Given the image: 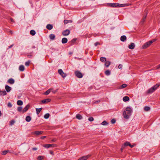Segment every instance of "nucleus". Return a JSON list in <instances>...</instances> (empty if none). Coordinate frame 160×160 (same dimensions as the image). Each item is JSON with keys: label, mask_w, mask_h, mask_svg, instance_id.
Segmentation results:
<instances>
[{"label": "nucleus", "mask_w": 160, "mask_h": 160, "mask_svg": "<svg viewBox=\"0 0 160 160\" xmlns=\"http://www.w3.org/2000/svg\"><path fill=\"white\" fill-rule=\"evenodd\" d=\"M70 33V31L68 29H66L62 32V34L64 36H66L69 35Z\"/></svg>", "instance_id": "39448f33"}, {"label": "nucleus", "mask_w": 160, "mask_h": 160, "mask_svg": "<svg viewBox=\"0 0 160 160\" xmlns=\"http://www.w3.org/2000/svg\"><path fill=\"white\" fill-rule=\"evenodd\" d=\"M32 149L33 150H37V148H32Z\"/></svg>", "instance_id": "052dcab7"}, {"label": "nucleus", "mask_w": 160, "mask_h": 160, "mask_svg": "<svg viewBox=\"0 0 160 160\" xmlns=\"http://www.w3.org/2000/svg\"><path fill=\"white\" fill-rule=\"evenodd\" d=\"M7 105L8 106L9 108H11L12 106V104L10 102H9L8 103Z\"/></svg>", "instance_id": "8fccbe9b"}, {"label": "nucleus", "mask_w": 160, "mask_h": 160, "mask_svg": "<svg viewBox=\"0 0 160 160\" xmlns=\"http://www.w3.org/2000/svg\"><path fill=\"white\" fill-rule=\"evenodd\" d=\"M88 120L90 122L94 120V118L92 117H90L88 118Z\"/></svg>", "instance_id": "de8ad7c7"}, {"label": "nucleus", "mask_w": 160, "mask_h": 160, "mask_svg": "<svg viewBox=\"0 0 160 160\" xmlns=\"http://www.w3.org/2000/svg\"><path fill=\"white\" fill-rule=\"evenodd\" d=\"M101 124L103 126L107 125L108 124V123L105 121H104L102 122Z\"/></svg>", "instance_id": "c9c22d12"}, {"label": "nucleus", "mask_w": 160, "mask_h": 160, "mask_svg": "<svg viewBox=\"0 0 160 160\" xmlns=\"http://www.w3.org/2000/svg\"><path fill=\"white\" fill-rule=\"evenodd\" d=\"M156 40H157L156 39H152L150 41L151 42V43L152 44L153 42H155V41H156Z\"/></svg>", "instance_id": "3c124183"}, {"label": "nucleus", "mask_w": 160, "mask_h": 160, "mask_svg": "<svg viewBox=\"0 0 160 160\" xmlns=\"http://www.w3.org/2000/svg\"><path fill=\"white\" fill-rule=\"evenodd\" d=\"M75 75L77 77L79 78H81L82 77V73L79 71H77L75 72Z\"/></svg>", "instance_id": "423d86ee"}, {"label": "nucleus", "mask_w": 160, "mask_h": 160, "mask_svg": "<svg viewBox=\"0 0 160 160\" xmlns=\"http://www.w3.org/2000/svg\"><path fill=\"white\" fill-rule=\"evenodd\" d=\"M68 42V39L66 38H63L62 39V43H66Z\"/></svg>", "instance_id": "6ab92c4d"}, {"label": "nucleus", "mask_w": 160, "mask_h": 160, "mask_svg": "<svg viewBox=\"0 0 160 160\" xmlns=\"http://www.w3.org/2000/svg\"><path fill=\"white\" fill-rule=\"evenodd\" d=\"M50 116V114L49 113H47L44 116V118L45 119H48L49 118Z\"/></svg>", "instance_id": "473e14b6"}, {"label": "nucleus", "mask_w": 160, "mask_h": 160, "mask_svg": "<svg viewBox=\"0 0 160 160\" xmlns=\"http://www.w3.org/2000/svg\"><path fill=\"white\" fill-rule=\"evenodd\" d=\"M122 66L121 64H119L118 66V68L119 69H121L122 68Z\"/></svg>", "instance_id": "5fc2aeb1"}, {"label": "nucleus", "mask_w": 160, "mask_h": 160, "mask_svg": "<svg viewBox=\"0 0 160 160\" xmlns=\"http://www.w3.org/2000/svg\"><path fill=\"white\" fill-rule=\"evenodd\" d=\"M30 34L32 35H34L36 34V32L34 30H31L30 31Z\"/></svg>", "instance_id": "72a5a7b5"}, {"label": "nucleus", "mask_w": 160, "mask_h": 160, "mask_svg": "<svg viewBox=\"0 0 160 160\" xmlns=\"http://www.w3.org/2000/svg\"><path fill=\"white\" fill-rule=\"evenodd\" d=\"M148 47H149L147 44V43H145L142 46V48L143 49H146Z\"/></svg>", "instance_id": "2f4dec72"}, {"label": "nucleus", "mask_w": 160, "mask_h": 160, "mask_svg": "<svg viewBox=\"0 0 160 160\" xmlns=\"http://www.w3.org/2000/svg\"><path fill=\"white\" fill-rule=\"evenodd\" d=\"M25 120L26 121L29 122L31 121V117L29 116H27L26 117Z\"/></svg>", "instance_id": "7c9ffc66"}, {"label": "nucleus", "mask_w": 160, "mask_h": 160, "mask_svg": "<svg viewBox=\"0 0 160 160\" xmlns=\"http://www.w3.org/2000/svg\"><path fill=\"white\" fill-rule=\"evenodd\" d=\"M105 73L106 75L108 76L110 75L111 72L109 70H108L105 71Z\"/></svg>", "instance_id": "c756f323"}, {"label": "nucleus", "mask_w": 160, "mask_h": 160, "mask_svg": "<svg viewBox=\"0 0 160 160\" xmlns=\"http://www.w3.org/2000/svg\"><path fill=\"white\" fill-rule=\"evenodd\" d=\"M128 5V4H120L118 3V6H117V7H122L126 6H127Z\"/></svg>", "instance_id": "393cba45"}, {"label": "nucleus", "mask_w": 160, "mask_h": 160, "mask_svg": "<svg viewBox=\"0 0 160 160\" xmlns=\"http://www.w3.org/2000/svg\"><path fill=\"white\" fill-rule=\"evenodd\" d=\"M76 117L78 119L80 120L82 119V117L79 114H78L76 115Z\"/></svg>", "instance_id": "cd10ccee"}, {"label": "nucleus", "mask_w": 160, "mask_h": 160, "mask_svg": "<svg viewBox=\"0 0 160 160\" xmlns=\"http://www.w3.org/2000/svg\"><path fill=\"white\" fill-rule=\"evenodd\" d=\"M32 56V52H31L28 54L27 56L29 58H31Z\"/></svg>", "instance_id": "58836bf2"}, {"label": "nucleus", "mask_w": 160, "mask_h": 160, "mask_svg": "<svg viewBox=\"0 0 160 160\" xmlns=\"http://www.w3.org/2000/svg\"><path fill=\"white\" fill-rule=\"evenodd\" d=\"M129 100V98L128 96H125L123 98V100L124 102H127Z\"/></svg>", "instance_id": "aec40b11"}, {"label": "nucleus", "mask_w": 160, "mask_h": 160, "mask_svg": "<svg viewBox=\"0 0 160 160\" xmlns=\"http://www.w3.org/2000/svg\"><path fill=\"white\" fill-rule=\"evenodd\" d=\"M90 157V155H88L87 156H84L80 158L78 160H86L88 158Z\"/></svg>", "instance_id": "0eeeda50"}, {"label": "nucleus", "mask_w": 160, "mask_h": 160, "mask_svg": "<svg viewBox=\"0 0 160 160\" xmlns=\"http://www.w3.org/2000/svg\"><path fill=\"white\" fill-rule=\"evenodd\" d=\"M100 102V100H97L96 101H95L94 102H92V104H96V103H99Z\"/></svg>", "instance_id": "09e8293b"}, {"label": "nucleus", "mask_w": 160, "mask_h": 160, "mask_svg": "<svg viewBox=\"0 0 160 160\" xmlns=\"http://www.w3.org/2000/svg\"><path fill=\"white\" fill-rule=\"evenodd\" d=\"M127 39L126 36L125 35L122 36L120 38L122 42L125 41Z\"/></svg>", "instance_id": "a211bd4d"}, {"label": "nucleus", "mask_w": 160, "mask_h": 160, "mask_svg": "<svg viewBox=\"0 0 160 160\" xmlns=\"http://www.w3.org/2000/svg\"><path fill=\"white\" fill-rule=\"evenodd\" d=\"M116 122V120L115 119H112L111 121V122L112 124H114Z\"/></svg>", "instance_id": "49530a36"}, {"label": "nucleus", "mask_w": 160, "mask_h": 160, "mask_svg": "<svg viewBox=\"0 0 160 160\" xmlns=\"http://www.w3.org/2000/svg\"><path fill=\"white\" fill-rule=\"evenodd\" d=\"M145 14L144 15V16H143V18L142 19V20H141V23H143L145 21L147 16V10H145Z\"/></svg>", "instance_id": "6e6552de"}, {"label": "nucleus", "mask_w": 160, "mask_h": 160, "mask_svg": "<svg viewBox=\"0 0 160 160\" xmlns=\"http://www.w3.org/2000/svg\"><path fill=\"white\" fill-rule=\"evenodd\" d=\"M22 109V107H19L18 108L17 110L19 112H21Z\"/></svg>", "instance_id": "a18cd8bd"}, {"label": "nucleus", "mask_w": 160, "mask_h": 160, "mask_svg": "<svg viewBox=\"0 0 160 160\" xmlns=\"http://www.w3.org/2000/svg\"><path fill=\"white\" fill-rule=\"evenodd\" d=\"M144 110L146 111H148L150 109V108L148 106H145L144 108Z\"/></svg>", "instance_id": "e433bc0d"}, {"label": "nucleus", "mask_w": 160, "mask_h": 160, "mask_svg": "<svg viewBox=\"0 0 160 160\" xmlns=\"http://www.w3.org/2000/svg\"><path fill=\"white\" fill-rule=\"evenodd\" d=\"M49 37L51 40H53L55 38V36L54 34H51L49 35Z\"/></svg>", "instance_id": "5701e85b"}, {"label": "nucleus", "mask_w": 160, "mask_h": 160, "mask_svg": "<svg viewBox=\"0 0 160 160\" xmlns=\"http://www.w3.org/2000/svg\"><path fill=\"white\" fill-rule=\"evenodd\" d=\"M124 146H123L122 147V148H121V149L122 151V150L124 148Z\"/></svg>", "instance_id": "774afa93"}, {"label": "nucleus", "mask_w": 160, "mask_h": 160, "mask_svg": "<svg viewBox=\"0 0 160 160\" xmlns=\"http://www.w3.org/2000/svg\"><path fill=\"white\" fill-rule=\"evenodd\" d=\"M25 69L23 65H20L19 67V70L21 71H23Z\"/></svg>", "instance_id": "412c9836"}, {"label": "nucleus", "mask_w": 160, "mask_h": 160, "mask_svg": "<svg viewBox=\"0 0 160 160\" xmlns=\"http://www.w3.org/2000/svg\"><path fill=\"white\" fill-rule=\"evenodd\" d=\"M58 89H57L56 90H51V91H52V93H53L54 94L58 92Z\"/></svg>", "instance_id": "603ef678"}, {"label": "nucleus", "mask_w": 160, "mask_h": 160, "mask_svg": "<svg viewBox=\"0 0 160 160\" xmlns=\"http://www.w3.org/2000/svg\"><path fill=\"white\" fill-rule=\"evenodd\" d=\"M130 145V143L129 142H126L124 143L123 146L125 147V146H129Z\"/></svg>", "instance_id": "4c0bfd02"}, {"label": "nucleus", "mask_w": 160, "mask_h": 160, "mask_svg": "<svg viewBox=\"0 0 160 160\" xmlns=\"http://www.w3.org/2000/svg\"><path fill=\"white\" fill-rule=\"evenodd\" d=\"M43 132V131H37L33 132V134L36 135H39L41 134Z\"/></svg>", "instance_id": "2eb2a0df"}, {"label": "nucleus", "mask_w": 160, "mask_h": 160, "mask_svg": "<svg viewBox=\"0 0 160 160\" xmlns=\"http://www.w3.org/2000/svg\"><path fill=\"white\" fill-rule=\"evenodd\" d=\"M15 121L13 120H11L10 122V125H13L14 123H15Z\"/></svg>", "instance_id": "c03bdc74"}, {"label": "nucleus", "mask_w": 160, "mask_h": 160, "mask_svg": "<svg viewBox=\"0 0 160 160\" xmlns=\"http://www.w3.org/2000/svg\"><path fill=\"white\" fill-rule=\"evenodd\" d=\"M9 152L8 150H5L2 152V154L3 155H5L6 154Z\"/></svg>", "instance_id": "ea45409f"}, {"label": "nucleus", "mask_w": 160, "mask_h": 160, "mask_svg": "<svg viewBox=\"0 0 160 160\" xmlns=\"http://www.w3.org/2000/svg\"><path fill=\"white\" fill-rule=\"evenodd\" d=\"M135 44L133 43H131L128 46V48L131 49H133L135 48Z\"/></svg>", "instance_id": "4468645a"}, {"label": "nucleus", "mask_w": 160, "mask_h": 160, "mask_svg": "<svg viewBox=\"0 0 160 160\" xmlns=\"http://www.w3.org/2000/svg\"><path fill=\"white\" fill-rule=\"evenodd\" d=\"M110 63L111 62L110 61H105V65L106 67H108L109 66Z\"/></svg>", "instance_id": "a878e982"}, {"label": "nucleus", "mask_w": 160, "mask_h": 160, "mask_svg": "<svg viewBox=\"0 0 160 160\" xmlns=\"http://www.w3.org/2000/svg\"><path fill=\"white\" fill-rule=\"evenodd\" d=\"M132 112V109L130 107H127L126 108V110L123 112L124 118L126 119H128L131 115Z\"/></svg>", "instance_id": "f257e3e1"}, {"label": "nucleus", "mask_w": 160, "mask_h": 160, "mask_svg": "<svg viewBox=\"0 0 160 160\" xmlns=\"http://www.w3.org/2000/svg\"><path fill=\"white\" fill-rule=\"evenodd\" d=\"M7 94V92L5 90L3 91H0V95L4 96Z\"/></svg>", "instance_id": "4be33fe9"}, {"label": "nucleus", "mask_w": 160, "mask_h": 160, "mask_svg": "<svg viewBox=\"0 0 160 160\" xmlns=\"http://www.w3.org/2000/svg\"><path fill=\"white\" fill-rule=\"evenodd\" d=\"M147 43V44L148 45V46H149L150 45H151V42H150V41H149L147 42H146Z\"/></svg>", "instance_id": "864d4df0"}, {"label": "nucleus", "mask_w": 160, "mask_h": 160, "mask_svg": "<svg viewBox=\"0 0 160 160\" xmlns=\"http://www.w3.org/2000/svg\"><path fill=\"white\" fill-rule=\"evenodd\" d=\"M43 147L46 148H48L50 147H57V145L55 144H46L43 145Z\"/></svg>", "instance_id": "7ed1b4c3"}, {"label": "nucleus", "mask_w": 160, "mask_h": 160, "mask_svg": "<svg viewBox=\"0 0 160 160\" xmlns=\"http://www.w3.org/2000/svg\"><path fill=\"white\" fill-rule=\"evenodd\" d=\"M53 28V26L50 24H48L46 26V28L49 30H51Z\"/></svg>", "instance_id": "f3484780"}, {"label": "nucleus", "mask_w": 160, "mask_h": 160, "mask_svg": "<svg viewBox=\"0 0 160 160\" xmlns=\"http://www.w3.org/2000/svg\"><path fill=\"white\" fill-rule=\"evenodd\" d=\"M127 86V85L126 84H122V85L120 86L118 88L119 89H122L126 88Z\"/></svg>", "instance_id": "b1692460"}, {"label": "nucleus", "mask_w": 160, "mask_h": 160, "mask_svg": "<svg viewBox=\"0 0 160 160\" xmlns=\"http://www.w3.org/2000/svg\"><path fill=\"white\" fill-rule=\"evenodd\" d=\"M46 137V136H42L41 137V138L42 139H43Z\"/></svg>", "instance_id": "0e129e2a"}, {"label": "nucleus", "mask_w": 160, "mask_h": 160, "mask_svg": "<svg viewBox=\"0 0 160 160\" xmlns=\"http://www.w3.org/2000/svg\"><path fill=\"white\" fill-rule=\"evenodd\" d=\"M14 80L12 78L9 79L8 81V82L10 84H13L14 83Z\"/></svg>", "instance_id": "ddd939ff"}, {"label": "nucleus", "mask_w": 160, "mask_h": 160, "mask_svg": "<svg viewBox=\"0 0 160 160\" xmlns=\"http://www.w3.org/2000/svg\"><path fill=\"white\" fill-rule=\"evenodd\" d=\"M52 142H55L56 141V138H54L52 140Z\"/></svg>", "instance_id": "69168bd1"}, {"label": "nucleus", "mask_w": 160, "mask_h": 160, "mask_svg": "<svg viewBox=\"0 0 160 160\" xmlns=\"http://www.w3.org/2000/svg\"><path fill=\"white\" fill-rule=\"evenodd\" d=\"M17 104L18 105H22L23 104V102L21 100H18L17 102Z\"/></svg>", "instance_id": "c85d7f7f"}, {"label": "nucleus", "mask_w": 160, "mask_h": 160, "mask_svg": "<svg viewBox=\"0 0 160 160\" xmlns=\"http://www.w3.org/2000/svg\"><path fill=\"white\" fill-rule=\"evenodd\" d=\"M109 6L112 7H117L118 5V3H110Z\"/></svg>", "instance_id": "f8f14e48"}, {"label": "nucleus", "mask_w": 160, "mask_h": 160, "mask_svg": "<svg viewBox=\"0 0 160 160\" xmlns=\"http://www.w3.org/2000/svg\"><path fill=\"white\" fill-rule=\"evenodd\" d=\"M30 61L29 60L25 63V65L26 66H28L30 64Z\"/></svg>", "instance_id": "37998d69"}, {"label": "nucleus", "mask_w": 160, "mask_h": 160, "mask_svg": "<svg viewBox=\"0 0 160 160\" xmlns=\"http://www.w3.org/2000/svg\"><path fill=\"white\" fill-rule=\"evenodd\" d=\"M30 107V105L28 104L24 108V109L22 111V112L23 113H24L26 112L28 109Z\"/></svg>", "instance_id": "9d476101"}, {"label": "nucleus", "mask_w": 160, "mask_h": 160, "mask_svg": "<svg viewBox=\"0 0 160 160\" xmlns=\"http://www.w3.org/2000/svg\"><path fill=\"white\" fill-rule=\"evenodd\" d=\"M50 153L51 154H52V155H53V151H50Z\"/></svg>", "instance_id": "e2e57ef3"}, {"label": "nucleus", "mask_w": 160, "mask_h": 160, "mask_svg": "<svg viewBox=\"0 0 160 160\" xmlns=\"http://www.w3.org/2000/svg\"><path fill=\"white\" fill-rule=\"evenodd\" d=\"M72 22V21L71 20H68V23H71Z\"/></svg>", "instance_id": "338daca9"}, {"label": "nucleus", "mask_w": 160, "mask_h": 160, "mask_svg": "<svg viewBox=\"0 0 160 160\" xmlns=\"http://www.w3.org/2000/svg\"><path fill=\"white\" fill-rule=\"evenodd\" d=\"M53 90V88H51L46 91L44 93V94L46 95H47L50 93L51 90Z\"/></svg>", "instance_id": "dca6fc26"}, {"label": "nucleus", "mask_w": 160, "mask_h": 160, "mask_svg": "<svg viewBox=\"0 0 160 160\" xmlns=\"http://www.w3.org/2000/svg\"><path fill=\"white\" fill-rule=\"evenodd\" d=\"M10 20L11 21V22H15L14 20L12 18H10Z\"/></svg>", "instance_id": "4d7b16f0"}, {"label": "nucleus", "mask_w": 160, "mask_h": 160, "mask_svg": "<svg viewBox=\"0 0 160 160\" xmlns=\"http://www.w3.org/2000/svg\"><path fill=\"white\" fill-rule=\"evenodd\" d=\"M64 24L68 23V20H64Z\"/></svg>", "instance_id": "6e6d98bb"}, {"label": "nucleus", "mask_w": 160, "mask_h": 160, "mask_svg": "<svg viewBox=\"0 0 160 160\" xmlns=\"http://www.w3.org/2000/svg\"><path fill=\"white\" fill-rule=\"evenodd\" d=\"M5 88L7 92H9L12 89L8 85H6L5 86Z\"/></svg>", "instance_id": "9b49d317"}, {"label": "nucleus", "mask_w": 160, "mask_h": 160, "mask_svg": "<svg viewBox=\"0 0 160 160\" xmlns=\"http://www.w3.org/2000/svg\"><path fill=\"white\" fill-rule=\"evenodd\" d=\"M58 72L63 78H64L66 76V74L64 73L61 69L58 70Z\"/></svg>", "instance_id": "20e7f679"}, {"label": "nucleus", "mask_w": 160, "mask_h": 160, "mask_svg": "<svg viewBox=\"0 0 160 160\" xmlns=\"http://www.w3.org/2000/svg\"><path fill=\"white\" fill-rule=\"evenodd\" d=\"M42 109V108H36V113L37 114H38L41 111Z\"/></svg>", "instance_id": "bb28decb"}, {"label": "nucleus", "mask_w": 160, "mask_h": 160, "mask_svg": "<svg viewBox=\"0 0 160 160\" xmlns=\"http://www.w3.org/2000/svg\"><path fill=\"white\" fill-rule=\"evenodd\" d=\"M131 148H133V147L134 146V145H131L130 144V145L129 146Z\"/></svg>", "instance_id": "bf43d9fd"}, {"label": "nucleus", "mask_w": 160, "mask_h": 160, "mask_svg": "<svg viewBox=\"0 0 160 160\" xmlns=\"http://www.w3.org/2000/svg\"><path fill=\"white\" fill-rule=\"evenodd\" d=\"M77 40V39L74 38L72 39L71 41V42L72 44H73L74 43L76 42V41Z\"/></svg>", "instance_id": "79ce46f5"}, {"label": "nucleus", "mask_w": 160, "mask_h": 160, "mask_svg": "<svg viewBox=\"0 0 160 160\" xmlns=\"http://www.w3.org/2000/svg\"><path fill=\"white\" fill-rule=\"evenodd\" d=\"M101 61L102 62H105L106 61V58L104 57H101L100 58Z\"/></svg>", "instance_id": "f704fd0d"}, {"label": "nucleus", "mask_w": 160, "mask_h": 160, "mask_svg": "<svg viewBox=\"0 0 160 160\" xmlns=\"http://www.w3.org/2000/svg\"><path fill=\"white\" fill-rule=\"evenodd\" d=\"M51 100L50 99L48 98L42 100L41 102L42 103L45 104L51 101Z\"/></svg>", "instance_id": "1a4fd4ad"}, {"label": "nucleus", "mask_w": 160, "mask_h": 160, "mask_svg": "<svg viewBox=\"0 0 160 160\" xmlns=\"http://www.w3.org/2000/svg\"><path fill=\"white\" fill-rule=\"evenodd\" d=\"M159 86H160V84H156L147 91V93L150 94L153 92Z\"/></svg>", "instance_id": "f03ea898"}, {"label": "nucleus", "mask_w": 160, "mask_h": 160, "mask_svg": "<svg viewBox=\"0 0 160 160\" xmlns=\"http://www.w3.org/2000/svg\"><path fill=\"white\" fill-rule=\"evenodd\" d=\"M98 44H99V43L98 42H96L94 44L95 46H96L98 45Z\"/></svg>", "instance_id": "13d9d810"}, {"label": "nucleus", "mask_w": 160, "mask_h": 160, "mask_svg": "<svg viewBox=\"0 0 160 160\" xmlns=\"http://www.w3.org/2000/svg\"><path fill=\"white\" fill-rule=\"evenodd\" d=\"M43 159V157L42 156H39L37 158L38 160H42Z\"/></svg>", "instance_id": "a19ab883"}, {"label": "nucleus", "mask_w": 160, "mask_h": 160, "mask_svg": "<svg viewBox=\"0 0 160 160\" xmlns=\"http://www.w3.org/2000/svg\"><path fill=\"white\" fill-rule=\"evenodd\" d=\"M160 68V64H159V65H158L157 67V69H158Z\"/></svg>", "instance_id": "680f3d73"}]
</instances>
